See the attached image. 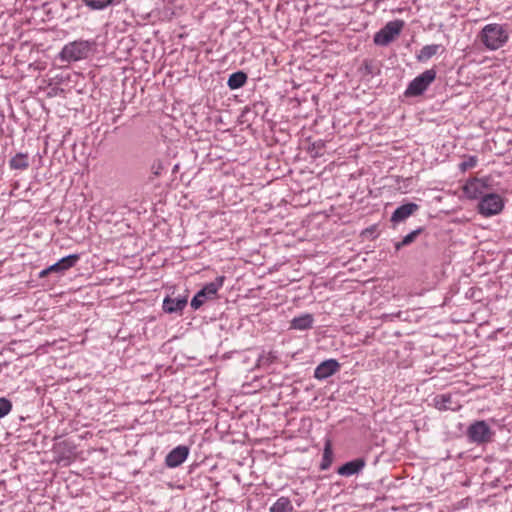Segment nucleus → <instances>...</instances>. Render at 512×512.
Returning a JSON list of instances; mask_svg holds the SVG:
<instances>
[{"instance_id":"0eeeda50","label":"nucleus","mask_w":512,"mask_h":512,"mask_svg":"<svg viewBox=\"0 0 512 512\" xmlns=\"http://www.w3.org/2000/svg\"><path fill=\"white\" fill-rule=\"evenodd\" d=\"M436 71L429 69L424 71L422 74L414 78L408 85L405 94L407 96H418L421 95L428 86L435 80Z\"/></svg>"},{"instance_id":"393cba45","label":"nucleus","mask_w":512,"mask_h":512,"mask_svg":"<svg viewBox=\"0 0 512 512\" xmlns=\"http://www.w3.org/2000/svg\"><path fill=\"white\" fill-rule=\"evenodd\" d=\"M11 409H12L11 402L6 398H0V418H3L7 414H9Z\"/></svg>"},{"instance_id":"1a4fd4ad","label":"nucleus","mask_w":512,"mask_h":512,"mask_svg":"<svg viewBox=\"0 0 512 512\" xmlns=\"http://www.w3.org/2000/svg\"><path fill=\"white\" fill-rule=\"evenodd\" d=\"M189 455V448L184 445H179L172 449L165 458V464L169 468L180 466Z\"/></svg>"},{"instance_id":"20e7f679","label":"nucleus","mask_w":512,"mask_h":512,"mask_svg":"<svg viewBox=\"0 0 512 512\" xmlns=\"http://www.w3.org/2000/svg\"><path fill=\"white\" fill-rule=\"evenodd\" d=\"M224 276H219L215 281L206 284L191 300V307L195 310L199 309L207 300L216 297L217 292L222 288Z\"/></svg>"},{"instance_id":"423d86ee","label":"nucleus","mask_w":512,"mask_h":512,"mask_svg":"<svg viewBox=\"0 0 512 512\" xmlns=\"http://www.w3.org/2000/svg\"><path fill=\"white\" fill-rule=\"evenodd\" d=\"M403 26L402 20L388 22L374 35V43L381 46L388 45L401 33Z\"/></svg>"},{"instance_id":"39448f33","label":"nucleus","mask_w":512,"mask_h":512,"mask_svg":"<svg viewBox=\"0 0 512 512\" xmlns=\"http://www.w3.org/2000/svg\"><path fill=\"white\" fill-rule=\"evenodd\" d=\"M504 208L503 198L496 193L483 195L478 203V212L484 217L499 214Z\"/></svg>"},{"instance_id":"2eb2a0df","label":"nucleus","mask_w":512,"mask_h":512,"mask_svg":"<svg viewBox=\"0 0 512 512\" xmlns=\"http://www.w3.org/2000/svg\"><path fill=\"white\" fill-rule=\"evenodd\" d=\"M314 323V318L311 314H303L299 317H295L292 319L290 328L295 330H308L312 328V325Z\"/></svg>"},{"instance_id":"ddd939ff","label":"nucleus","mask_w":512,"mask_h":512,"mask_svg":"<svg viewBox=\"0 0 512 512\" xmlns=\"http://www.w3.org/2000/svg\"><path fill=\"white\" fill-rule=\"evenodd\" d=\"M419 206L415 203H407L399 206L392 214V222H401L410 217L418 210Z\"/></svg>"},{"instance_id":"b1692460","label":"nucleus","mask_w":512,"mask_h":512,"mask_svg":"<svg viewBox=\"0 0 512 512\" xmlns=\"http://www.w3.org/2000/svg\"><path fill=\"white\" fill-rule=\"evenodd\" d=\"M419 233H420V230H415V231H412V232H410L409 234H407V235L402 239V241H401V242H399V243H397V244H396V246H395V247H396V249L398 250V249H400V248H401V247H403V246H406V245L411 244V243L415 240V238L417 237V235H418Z\"/></svg>"},{"instance_id":"9d476101","label":"nucleus","mask_w":512,"mask_h":512,"mask_svg":"<svg viewBox=\"0 0 512 512\" xmlns=\"http://www.w3.org/2000/svg\"><path fill=\"white\" fill-rule=\"evenodd\" d=\"M340 369V364L335 359H328L321 362L314 371V377L319 380L326 379Z\"/></svg>"},{"instance_id":"f8f14e48","label":"nucleus","mask_w":512,"mask_h":512,"mask_svg":"<svg viewBox=\"0 0 512 512\" xmlns=\"http://www.w3.org/2000/svg\"><path fill=\"white\" fill-rule=\"evenodd\" d=\"M80 256L78 254H71L66 257H63L58 262L53 265H50V270L53 273L63 274L65 271L74 267L76 263L79 261Z\"/></svg>"},{"instance_id":"aec40b11","label":"nucleus","mask_w":512,"mask_h":512,"mask_svg":"<svg viewBox=\"0 0 512 512\" xmlns=\"http://www.w3.org/2000/svg\"><path fill=\"white\" fill-rule=\"evenodd\" d=\"M293 505L288 497H280L270 507V512H292Z\"/></svg>"},{"instance_id":"f257e3e1","label":"nucleus","mask_w":512,"mask_h":512,"mask_svg":"<svg viewBox=\"0 0 512 512\" xmlns=\"http://www.w3.org/2000/svg\"><path fill=\"white\" fill-rule=\"evenodd\" d=\"M509 37L508 26L499 23L485 25L478 34L480 42L490 51H495L505 46Z\"/></svg>"},{"instance_id":"6ab92c4d","label":"nucleus","mask_w":512,"mask_h":512,"mask_svg":"<svg viewBox=\"0 0 512 512\" xmlns=\"http://www.w3.org/2000/svg\"><path fill=\"white\" fill-rule=\"evenodd\" d=\"M247 81V75L242 72L238 71L230 75L227 85L230 89H238L245 85Z\"/></svg>"},{"instance_id":"f03ea898","label":"nucleus","mask_w":512,"mask_h":512,"mask_svg":"<svg viewBox=\"0 0 512 512\" xmlns=\"http://www.w3.org/2000/svg\"><path fill=\"white\" fill-rule=\"evenodd\" d=\"M92 45V42L86 40L70 42L61 50L60 57L68 62L86 59L91 54Z\"/></svg>"},{"instance_id":"bb28decb","label":"nucleus","mask_w":512,"mask_h":512,"mask_svg":"<svg viewBox=\"0 0 512 512\" xmlns=\"http://www.w3.org/2000/svg\"><path fill=\"white\" fill-rule=\"evenodd\" d=\"M161 168H162V167H161V165L159 164V165H158V168H157V169L155 170V172H154V173H155V175H158V174H159V170H160Z\"/></svg>"},{"instance_id":"a878e982","label":"nucleus","mask_w":512,"mask_h":512,"mask_svg":"<svg viewBox=\"0 0 512 512\" xmlns=\"http://www.w3.org/2000/svg\"><path fill=\"white\" fill-rule=\"evenodd\" d=\"M51 273H53V272H52V270H50V266H49V267L43 269L42 271H40L39 278H45Z\"/></svg>"},{"instance_id":"f3484780","label":"nucleus","mask_w":512,"mask_h":512,"mask_svg":"<svg viewBox=\"0 0 512 512\" xmlns=\"http://www.w3.org/2000/svg\"><path fill=\"white\" fill-rule=\"evenodd\" d=\"M29 165V156L27 153H17L9 161V166L13 170H26Z\"/></svg>"},{"instance_id":"a211bd4d","label":"nucleus","mask_w":512,"mask_h":512,"mask_svg":"<svg viewBox=\"0 0 512 512\" xmlns=\"http://www.w3.org/2000/svg\"><path fill=\"white\" fill-rule=\"evenodd\" d=\"M434 405L438 410H456L458 408L452 405V396L450 394L435 396Z\"/></svg>"},{"instance_id":"5701e85b","label":"nucleus","mask_w":512,"mask_h":512,"mask_svg":"<svg viewBox=\"0 0 512 512\" xmlns=\"http://www.w3.org/2000/svg\"><path fill=\"white\" fill-rule=\"evenodd\" d=\"M478 163V158L476 156H468L463 162L459 164V169L462 172L467 171L468 169L474 168Z\"/></svg>"},{"instance_id":"4be33fe9","label":"nucleus","mask_w":512,"mask_h":512,"mask_svg":"<svg viewBox=\"0 0 512 512\" xmlns=\"http://www.w3.org/2000/svg\"><path fill=\"white\" fill-rule=\"evenodd\" d=\"M332 461V450H331V444L330 441L326 442L324 452H323V462L321 464V469L325 470L327 469Z\"/></svg>"},{"instance_id":"9b49d317","label":"nucleus","mask_w":512,"mask_h":512,"mask_svg":"<svg viewBox=\"0 0 512 512\" xmlns=\"http://www.w3.org/2000/svg\"><path fill=\"white\" fill-rule=\"evenodd\" d=\"M365 465L366 462L363 458H357L340 466L337 473L341 476L350 477L360 473Z\"/></svg>"},{"instance_id":"7ed1b4c3","label":"nucleus","mask_w":512,"mask_h":512,"mask_svg":"<svg viewBox=\"0 0 512 512\" xmlns=\"http://www.w3.org/2000/svg\"><path fill=\"white\" fill-rule=\"evenodd\" d=\"M466 435L470 442L481 445L491 442L494 432L486 421L477 420L469 425Z\"/></svg>"},{"instance_id":"4468645a","label":"nucleus","mask_w":512,"mask_h":512,"mask_svg":"<svg viewBox=\"0 0 512 512\" xmlns=\"http://www.w3.org/2000/svg\"><path fill=\"white\" fill-rule=\"evenodd\" d=\"M187 304V300L185 298H170L166 297L163 301V309L167 313H174L182 311Z\"/></svg>"},{"instance_id":"dca6fc26","label":"nucleus","mask_w":512,"mask_h":512,"mask_svg":"<svg viewBox=\"0 0 512 512\" xmlns=\"http://www.w3.org/2000/svg\"><path fill=\"white\" fill-rule=\"evenodd\" d=\"M443 51V47L438 44H431L422 47V49L417 54L416 58L419 62H425L431 59L433 56L439 53V51Z\"/></svg>"},{"instance_id":"412c9836","label":"nucleus","mask_w":512,"mask_h":512,"mask_svg":"<svg viewBox=\"0 0 512 512\" xmlns=\"http://www.w3.org/2000/svg\"><path fill=\"white\" fill-rule=\"evenodd\" d=\"M83 2L91 10H104L112 5V0H83Z\"/></svg>"},{"instance_id":"6e6552de","label":"nucleus","mask_w":512,"mask_h":512,"mask_svg":"<svg viewBox=\"0 0 512 512\" xmlns=\"http://www.w3.org/2000/svg\"><path fill=\"white\" fill-rule=\"evenodd\" d=\"M487 188L488 179L474 177L466 181L463 186V193L467 198L474 200L483 196Z\"/></svg>"}]
</instances>
